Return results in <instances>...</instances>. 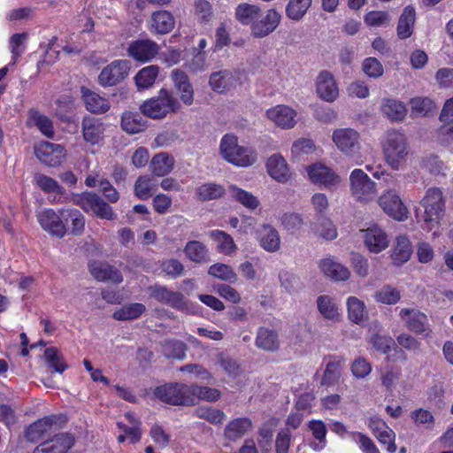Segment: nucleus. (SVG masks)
<instances>
[{"instance_id":"obj_1","label":"nucleus","mask_w":453,"mask_h":453,"mask_svg":"<svg viewBox=\"0 0 453 453\" xmlns=\"http://www.w3.org/2000/svg\"><path fill=\"white\" fill-rule=\"evenodd\" d=\"M386 163L393 170L403 167L409 156V146L404 134L397 130H389L381 142Z\"/></svg>"},{"instance_id":"obj_2","label":"nucleus","mask_w":453,"mask_h":453,"mask_svg":"<svg viewBox=\"0 0 453 453\" xmlns=\"http://www.w3.org/2000/svg\"><path fill=\"white\" fill-rule=\"evenodd\" d=\"M219 149L226 161L239 167L252 165L257 159V151L251 147L239 145L237 136L232 134L222 137Z\"/></svg>"},{"instance_id":"obj_3","label":"nucleus","mask_w":453,"mask_h":453,"mask_svg":"<svg viewBox=\"0 0 453 453\" xmlns=\"http://www.w3.org/2000/svg\"><path fill=\"white\" fill-rule=\"evenodd\" d=\"M180 104L166 89L162 88L158 95L146 100L140 105V111L144 115L153 119L165 118L168 113L178 111Z\"/></svg>"},{"instance_id":"obj_4","label":"nucleus","mask_w":453,"mask_h":453,"mask_svg":"<svg viewBox=\"0 0 453 453\" xmlns=\"http://www.w3.org/2000/svg\"><path fill=\"white\" fill-rule=\"evenodd\" d=\"M349 180L350 194L357 202L369 203L375 199L377 184L362 169H354Z\"/></svg>"},{"instance_id":"obj_5","label":"nucleus","mask_w":453,"mask_h":453,"mask_svg":"<svg viewBox=\"0 0 453 453\" xmlns=\"http://www.w3.org/2000/svg\"><path fill=\"white\" fill-rule=\"evenodd\" d=\"M420 204L424 208V222L430 228L438 225L445 212V197L442 191L438 188H428L420 201Z\"/></svg>"},{"instance_id":"obj_6","label":"nucleus","mask_w":453,"mask_h":453,"mask_svg":"<svg viewBox=\"0 0 453 453\" xmlns=\"http://www.w3.org/2000/svg\"><path fill=\"white\" fill-rule=\"evenodd\" d=\"M155 396L160 401L172 405H192L190 385L173 382L166 383L155 389Z\"/></svg>"},{"instance_id":"obj_7","label":"nucleus","mask_w":453,"mask_h":453,"mask_svg":"<svg viewBox=\"0 0 453 453\" xmlns=\"http://www.w3.org/2000/svg\"><path fill=\"white\" fill-rule=\"evenodd\" d=\"M74 203L85 212H91L99 219L111 220L115 218L112 207L94 192L80 194Z\"/></svg>"},{"instance_id":"obj_8","label":"nucleus","mask_w":453,"mask_h":453,"mask_svg":"<svg viewBox=\"0 0 453 453\" xmlns=\"http://www.w3.org/2000/svg\"><path fill=\"white\" fill-rule=\"evenodd\" d=\"M380 209L390 218L397 221H404L409 210L395 188L385 189L377 199Z\"/></svg>"},{"instance_id":"obj_9","label":"nucleus","mask_w":453,"mask_h":453,"mask_svg":"<svg viewBox=\"0 0 453 453\" xmlns=\"http://www.w3.org/2000/svg\"><path fill=\"white\" fill-rule=\"evenodd\" d=\"M332 141L337 150L347 157H353L361 150L360 134L351 127H341L334 130Z\"/></svg>"},{"instance_id":"obj_10","label":"nucleus","mask_w":453,"mask_h":453,"mask_svg":"<svg viewBox=\"0 0 453 453\" xmlns=\"http://www.w3.org/2000/svg\"><path fill=\"white\" fill-rule=\"evenodd\" d=\"M34 152L38 160L49 167L59 166L66 160V150L58 143L41 142L35 145Z\"/></svg>"},{"instance_id":"obj_11","label":"nucleus","mask_w":453,"mask_h":453,"mask_svg":"<svg viewBox=\"0 0 453 453\" xmlns=\"http://www.w3.org/2000/svg\"><path fill=\"white\" fill-rule=\"evenodd\" d=\"M130 62L117 59L103 68L98 75V83L103 87H111L125 80L130 71Z\"/></svg>"},{"instance_id":"obj_12","label":"nucleus","mask_w":453,"mask_h":453,"mask_svg":"<svg viewBox=\"0 0 453 453\" xmlns=\"http://www.w3.org/2000/svg\"><path fill=\"white\" fill-rule=\"evenodd\" d=\"M310 180L325 188L332 190L336 188L341 181V177L331 168L321 163H315L306 167Z\"/></svg>"},{"instance_id":"obj_13","label":"nucleus","mask_w":453,"mask_h":453,"mask_svg":"<svg viewBox=\"0 0 453 453\" xmlns=\"http://www.w3.org/2000/svg\"><path fill=\"white\" fill-rule=\"evenodd\" d=\"M399 317L409 330L424 337H432V330L425 313L416 309L403 308L400 311Z\"/></svg>"},{"instance_id":"obj_14","label":"nucleus","mask_w":453,"mask_h":453,"mask_svg":"<svg viewBox=\"0 0 453 453\" xmlns=\"http://www.w3.org/2000/svg\"><path fill=\"white\" fill-rule=\"evenodd\" d=\"M280 20L281 15L274 9H269L264 14L259 13L250 27L251 35L255 38L269 35L278 27Z\"/></svg>"},{"instance_id":"obj_15","label":"nucleus","mask_w":453,"mask_h":453,"mask_svg":"<svg viewBox=\"0 0 453 453\" xmlns=\"http://www.w3.org/2000/svg\"><path fill=\"white\" fill-rule=\"evenodd\" d=\"M150 296L157 302L171 307L182 311H189V303L186 302L184 296L179 292L169 290L164 286L155 285L150 288Z\"/></svg>"},{"instance_id":"obj_16","label":"nucleus","mask_w":453,"mask_h":453,"mask_svg":"<svg viewBox=\"0 0 453 453\" xmlns=\"http://www.w3.org/2000/svg\"><path fill=\"white\" fill-rule=\"evenodd\" d=\"M36 217L42 229L50 234L58 237H63L65 234L66 227L60 211L57 213L52 209H43L37 212Z\"/></svg>"},{"instance_id":"obj_17","label":"nucleus","mask_w":453,"mask_h":453,"mask_svg":"<svg viewBox=\"0 0 453 453\" xmlns=\"http://www.w3.org/2000/svg\"><path fill=\"white\" fill-rule=\"evenodd\" d=\"M74 437L71 434H58L41 442L33 453H67L74 445Z\"/></svg>"},{"instance_id":"obj_18","label":"nucleus","mask_w":453,"mask_h":453,"mask_svg":"<svg viewBox=\"0 0 453 453\" xmlns=\"http://www.w3.org/2000/svg\"><path fill=\"white\" fill-rule=\"evenodd\" d=\"M316 92L319 97L333 103L339 96V88L334 75L328 71H321L316 78Z\"/></svg>"},{"instance_id":"obj_19","label":"nucleus","mask_w":453,"mask_h":453,"mask_svg":"<svg viewBox=\"0 0 453 453\" xmlns=\"http://www.w3.org/2000/svg\"><path fill=\"white\" fill-rule=\"evenodd\" d=\"M362 232L364 243L370 252L380 253L388 247V236L378 225H373Z\"/></svg>"},{"instance_id":"obj_20","label":"nucleus","mask_w":453,"mask_h":453,"mask_svg":"<svg viewBox=\"0 0 453 453\" xmlns=\"http://www.w3.org/2000/svg\"><path fill=\"white\" fill-rule=\"evenodd\" d=\"M296 111L284 104L273 106L266 111V117L282 129L293 128L296 124Z\"/></svg>"},{"instance_id":"obj_21","label":"nucleus","mask_w":453,"mask_h":453,"mask_svg":"<svg viewBox=\"0 0 453 453\" xmlns=\"http://www.w3.org/2000/svg\"><path fill=\"white\" fill-rule=\"evenodd\" d=\"M319 268L326 278L334 281H345L350 277V271L334 257H327L319 261Z\"/></svg>"},{"instance_id":"obj_22","label":"nucleus","mask_w":453,"mask_h":453,"mask_svg":"<svg viewBox=\"0 0 453 453\" xmlns=\"http://www.w3.org/2000/svg\"><path fill=\"white\" fill-rule=\"evenodd\" d=\"M159 46L149 39L137 40L130 43L127 51L128 55L134 60L149 62L158 53Z\"/></svg>"},{"instance_id":"obj_23","label":"nucleus","mask_w":453,"mask_h":453,"mask_svg":"<svg viewBox=\"0 0 453 453\" xmlns=\"http://www.w3.org/2000/svg\"><path fill=\"white\" fill-rule=\"evenodd\" d=\"M104 124L100 119L89 116L82 119V136L90 145L99 144L104 139Z\"/></svg>"},{"instance_id":"obj_24","label":"nucleus","mask_w":453,"mask_h":453,"mask_svg":"<svg viewBox=\"0 0 453 453\" xmlns=\"http://www.w3.org/2000/svg\"><path fill=\"white\" fill-rule=\"evenodd\" d=\"M88 269L91 275L98 281L109 280L118 284L123 280L120 272L107 263L92 261L88 264Z\"/></svg>"},{"instance_id":"obj_25","label":"nucleus","mask_w":453,"mask_h":453,"mask_svg":"<svg viewBox=\"0 0 453 453\" xmlns=\"http://www.w3.org/2000/svg\"><path fill=\"white\" fill-rule=\"evenodd\" d=\"M266 170L268 174L278 182L286 183L290 180L288 165L280 154H273L268 157Z\"/></svg>"},{"instance_id":"obj_26","label":"nucleus","mask_w":453,"mask_h":453,"mask_svg":"<svg viewBox=\"0 0 453 453\" xmlns=\"http://www.w3.org/2000/svg\"><path fill=\"white\" fill-rule=\"evenodd\" d=\"M260 247L267 252H277L280 249V236L273 226L264 224L257 232Z\"/></svg>"},{"instance_id":"obj_27","label":"nucleus","mask_w":453,"mask_h":453,"mask_svg":"<svg viewBox=\"0 0 453 453\" xmlns=\"http://www.w3.org/2000/svg\"><path fill=\"white\" fill-rule=\"evenodd\" d=\"M61 420V417L52 415L30 425V441L34 442L53 433L59 427L58 424Z\"/></svg>"},{"instance_id":"obj_28","label":"nucleus","mask_w":453,"mask_h":453,"mask_svg":"<svg viewBox=\"0 0 453 453\" xmlns=\"http://www.w3.org/2000/svg\"><path fill=\"white\" fill-rule=\"evenodd\" d=\"M33 183L44 193L55 194L54 203L63 202L62 197L65 195V189L55 179L43 173H36L34 174Z\"/></svg>"},{"instance_id":"obj_29","label":"nucleus","mask_w":453,"mask_h":453,"mask_svg":"<svg viewBox=\"0 0 453 453\" xmlns=\"http://www.w3.org/2000/svg\"><path fill=\"white\" fill-rule=\"evenodd\" d=\"M369 427L372 430L374 435L381 444L387 445L389 452H395L396 446L395 444V434L384 421L379 418L371 419Z\"/></svg>"},{"instance_id":"obj_30","label":"nucleus","mask_w":453,"mask_h":453,"mask_svg":"<svg viewBox=\"0 0 453 453\" xmlns=\"http://www.w3.org/2000/svg\"><path fill=\"white\" fill-rule=\"evenodd\" d=\"M209 83L213 91L225 93L235 86L236 79L231 71L220 70L211 74Z\"/></svg>"},{"instance_id":"obj_31","label":"nucleus","mask_w":453,"mask_h":453,"mask_svg":"<svg viewBox=\"0 0 453 453\" xmlns=\"http://www.w3.org/2000/svg\"><path fill=\"white\" fill-rule=\"evenodd\" d=\"M147 120L139 112L126 111L121 115V128L130 134L144 131L147 128Z\"/></svg>"},{"instance_id":"obj_32","label":"nucleus","mask_w":453,"mask_h":453,"mask_svg":"<svg viewBox=\"0 0 453 453\" xmlns=\"http://www.w3.org/2000/svg\"><path fill=\"white\" fill-rule=\"evenodd\" d=\"M174 157L167 152H159L153 156L150 163L151 173L158 177L169 174L174 166Z\"/></svg>"},{"instance_id":"obj_33","label":"nucleus","mask_w":453,"mask_h":453,"mask_svg":"<svg viewBox=\"0 0 453 453\" xmlns=\"http://www.w3.org/2000/svg\"><path fill=\"white\" fill-rule=\"evenodd\" d=\"M81 92L88 111L102 114L109 111L111 104L107 98L84 88H82Z\"/></svg>"},{"instance_id":"obj_34","label":"nucleus","mask_w":453,"mask_h":453,"mask_svg":"<svg viewBox=\"0 0 453 453\" xmlns=\"http://www.w3.org/2000/svg\"><path fill=\"white\" fill-rule=\"evenodd\" d=\"M252 429V422L248 418H237L230 421L224 431L225 437L229 441H236Z\"/></svg>"},{"instance_id":"obj_35","label":"nucleus","mask_w":453,"mask_h":453,"mask_svg":"<svg viewBox=\"0 0 453 453\" xmlns=\"http://www.w3.org/2000/svg\"><path fill=\"white\" fill-rule=\"evenodd\" d=\"M173 16L166 11L155 12L151 16L150 27L157 34H167L174 27Z\"/></svg>"},{"instance_id":"obj_36","label":"nucleus","mask_w":453,"mask_h":453,"mask_svg":"<svg viewBox=\"0 0 453 453\" xmlns=\"http://www.w3.org/2000/svg\"><path fill=\"white\" fill-rule=\"evenodd\" d=\"M415 19V10L411 6H407L401 14L397 24V36L400 39H407L412 35Z\"/></svg>"},{"instance_id":"obj_37","label":"nucleus","mask_w":453,"mask_h":453,"mask_svg":"<svg viewBox=\"0 0 453 453\" xmlns=\"http://www.w3.org/2000/svg\"><path fill=\"white\" fill-rule=\"evenodd\" d=\"M159 73L157 65H148L142 68L134 76L135 85L138 90L148 89L151 88Z\"/></svg>"},{"instance_id":"obj_38","label":"nucleus","mask_w":453,"mask_h":453,"mask_svg":"<svg viewBox=\"0 0 453 453\" xmlns=\"http://www.w3.org/2000/svg\"><path fill=\"white\" fill-rule=\"evenodd\" d=\"M209 236L216 242L219 253L228 256L237 250L233 237L224 231L212 230L209 233Z\"/></svg>"},{"instance_id":"obj_39","label":"nucleus","mask_w":453,"mask_h":453,"mask_svg":"<svg viewBox=\"0 0 453 453\" xmlns=\"http://www.w3.org/2000/svg\"><path fill=\"white\" fill-rule=\"evenodd\" d=\"M381 111L393 121H402L406 115V107L399 100L386 98L381 103Z\"/></svg>"},{"instance_id":"obj_40","label":"nucleus","mask_w":453,"mask_h":453,"mask_svg":"<svg viewBox=\"0 0 453 453\" xmlns=\"http://www.w3.org/2000/svg\"><path fill=\"white\" fill-rule=\"evenodd\" d=\"M348 318L356 324H361L367 318L365 303L356 296H349L346 301Z\"/></svg>"},{"instance_id":"obj_41","label":"nucleus","mask_w":453,"mask_h":453,"mask_svg":"<svg viewBox=\"0 0 453 453\" xmlns=\"http://www.w3.org/2000/svg\"><path fill=\"white\" fill-rule=\"evenodd\" d=\"M412 254V247L410 240L404 236L400 235L396 238V244L393 250L391 257L394 264L400 265L407 262Z\"/></svg>"},{"instance_id":"obj_42","label":"nucleus","mask_w":453,"mask_h":453,"mask_svg":"<svg viewBox=\"0 0 453 453\" xmlns=\"http://www.w3.org/2000/svg\"><path fill=\"white\" fill-rule=\"evenodd\" d=\"M317 307L319 313L326 319L337 320L340 317L339 306L329 296H319L317 298Z\"/></svg>"},{"instance_id":"obj_43","label":"nucleus","mask_w":453,"mask_h":453,"mask_svg":"<svg viewBox=\"0 0 453 453\" xmlns=\"http://www.w3.org/2000/svg\"><path fill=\"white\" fill-rule=\"evenodd\" d=\"M411 113L414 117H426L435 111L436 105L429 97L417 96L410 100Z\"/></svg>"},{"instance_id":"obj_44","label":"nucleus","mask_w":453,"mask_h":453,"mask_svg":"<svg viewBox=\"0 0 453 453\" xmlns=\"http://www.w3.org/2000/svg\"><path fill=\"white\" fill-rule=\"evenodd\" d=\"M42 357L47 365L56 372L63 373L68 367L64 357L57 348L45 349Z\"/></svg>"},{"instance_id":"obj_45","label":"nucleus","mask_w":453,"mask_h":453,"mask_svg":"<svg viewBox=\"0 0 453 453\" xmlns=\"http://www.w3.org/2000/svg\"><path fill=\"white\" fill-rule=\"evenodd\" d=\"M256 345L264 350H276L279 348L276 332L265 327L259 328L256 338Z\"/></svg>"},{"instance_id":"obj_46","label":"nucleus","mask_w":453,"mask_h":453,"mask_svg":"<svg viewBox=\"0 0 453 453\" xmlns=\"http://www.w3.org/2000/svg\"><path fill=\"white\" fill-rule=\"evenodd\" d=\"M60 215L65 222L71 220L72 234L80 235L83 233L85 227V218L79 210L72 208L61 209Z\"/></svg>"},{"instance_id":"obj_47","label":"nucleus","mask_w":453,"mask_h":453,"mask_svg":"<svg viewBox=\"0 0 453 453\" xmlns=\"http://www.w3.org/2000/svg\"><path fill=\"white\" fill-rule=\"evenodd\" d=\"M156 180L148 175L140 176L134 183V195L141 200L149 199L157 190Z\"/></svg>"},{"instance_id":"obj_48","label":"nucleus","mask_w":453,"mask_h":453,"mask_svg":"<svg viewBox=\"0 0 453 453\" xmlns=\"http://www.w3.org/2000/svg\"><path fill=\"white\" fill-rule=\"evenodd\" d=\"M145 305L142 303H128L116 310L112 314V318L120 321L136 319L145 311Z\"/></svg>"},{"instance_id":"obj_49","label":"nucleus","mask_w":453,"mask_h":453,"mask_svg":"<svg viewBox=\"0 0 453 453\" xmlns=\"http://www.w3.org/2000/svg\"><path fill=\"white\" fill-rule=\"evenodd\" d=\"M308 427L311 431L314 439L317 441L311 443V447L317 451L323 449L326 445V436L327 428L326 424L322 420L313 419L309 422Z\"/></svg>"},{"instance_id":"obj_50","label":"nucleus","mask_w":453,"mask_h":453,"mask_svg":"<svg viewBox=\"0 0 453 453\" xmlns=\"http://www.w3.org/2000/svg\"><path fill=\"white\" fill-rule=\"evenodd\" d=\"M259 12L260 8L257 5L242 3L236 7L235 18L242 25H252Z\"/></svg>"},{"instance_id":"obj_51","label":"nucleus","mask_w":453,"mask_h":453,"mask_svg":"<svg viewBox=\"0 0 453 453\" xmlns=\"http://www.w3.org/2000/svg\"><path fill=\"white\" fill-rule=\"evenodd\" d=\"M229 193L234 199H235L249 210H255L260 204V202L257 196H253L250 192L242 189L234 185L229 187Z\"/></svg>"},{"instance_id":"obj_52","label":"nucleus","mask_w":453,"mask_h":453,"mask_svg":"<svg viewBox=\"0 0 453 453\" xmlns=\"http://www.w3.org/2000/svg\"><path fill=\"white\" fill-rule=\"evenodd\" d=\"M190 395L192 398V405L195 404L197 400L216 402L220 397L219 390L198 385H190Z\"/></svg>"},{"instance_id":"obj_53","label":"nucleus","mask_w":453,"mask_h":453,"mask_svg":"<svg viewBox=\"0 0 453 453\" xmlns=\"http://www.w3.org/2000/svg\"><path fill=\"white\" fill-rule=\"evenodd\" d=\"M38 128L42 135L47 138H53L55 129L50 119L37 111H30V123Z\"/></svg>"},{"instance_id":"obj_54","label":"nucleus","mask_w":453,"mask_h":453,"mask_svg":"<svg viewBox=\"0 0 453 453\" xmlns=\"http://www.w3.org/2000/svg\"><path fill=\"white\" fill-rule=\"evenodd\" d=\"M208 274L230 283H235L238 280V276L234 269L230 265L222 263L211 265L208 269Z\"/></svg>"},{"instance_id":"obj_55","label":"nucleus","mask_w":453,"mask_h":453,"mask_svg":"<svg viewBox=\"0 0 453 453\" xmlns=\"http://www.w3.org/2000/svg\"><path fill=\"white\" fill-rule=\"evenodd\" d=\"M342 371V364L341 360L335 358L330 359L326 365L324 375L321 384L324 386H331L338 381Z\"/></svg>"},{"instance_id":"obj_56","label":"nucleus","mask_w":453,"mask_h":453,"mask_svg":"<svg viewBox=\"0 0 453 453\" xmlns=\"http://www.w3.org/2000/svg\"><path fill=\"white\" fill-rule=\"evenodd\" d=\"M184 252L186 256L195 263H203L207 261V249L198 241H189L187 242Z\"/></svg>"},{"instance_id":"obj_57","label":"nucleus","mask_w":453,"mask_h":453,"mask_svg":"<svg viewBox=\"0 0 453 453\" xmlns=\"http://www.w3.org/2000/svg\"><path fill=\"white\" fill-rule=\"evenodd\" d=\"M225 193L222 186L215 183H205L197 187L196 190V198L201 201L218 199Z\"/></svg>"},{"instance_id":"obj_58","label":"nucleus","mask_w":453,"mask_h":453,"mask_svg":"<svg viewBox=\"0 0 453 453\" xmlns=\"http://www.w3.org/2000/svg\"><path fill=\"white\" fill-rule=\"evenodd\" d=\"M401 298L400 291L393 286L385 285L378 289L374 294V299L377 303L383 304H395Z\"/></svg>"},{"instance_id":"obj_59","label":"nucleus","mask_w":453,"mask_h":453,"mask_svg":"<svg viewBox=\"0 0 453 453\" xmlns=\"http://www.w3.org/2000/svg\"><path fill=\"white\" fill-rule=\"evenodd\" d=\"M279 279L281 288L290 294L296 293L303 288L300 277L291 272L281 271L279 273Z\"/></svg>"},{"instance_id":"obj_60","label":"nucleus","mask_w":453,"mask_h":453,"mask_svg":"<svg viewBox=\"0 0 453 453\" xmlns=\"http://www.w3.org/2000/svg\"><path fill=\"white\" fill-rule=\"evenodd\" d=\"M312 231L325 240H334L337 237V230L329 219H319V222L312 226Z\"/></svg>"},{"instance_id":"obj_61","label":"nucleus","mask_w":453,"mask_h":453,"mask_svg":"<svg viewBox=\"0 0 453 453\" xmlns=\"http://www.w3.org/2000/svg\"><path fill=\"white\" fill-rule=\"evenodd\" d=\"M401 370L397 367H387L380 372V381L387 391L392 392L401 377Z\"/></svg>"},{"instance_id":"obj_62","label":"nucleus","mask_w":453,"mask_h":453,"mask_svg":"<svg viewBox=\"0 0 453 453\" xmlns=\"http://www.w3.org/2000/svg\"><path fill=\"white\" fill-rule=\"evenodd\" d=\"M196 417L205 419L211 424H220L224 421L225 413L218 409L202 406L195 411Z\"/></svg>"},{"instance_id":"obj_63","label":"nucleus","mask_w":453,"mask_h":453,"mask_svg":"<svg viewBox=\"0 0 453 453\" xmlns=\"http://www.w3.org/2000/svg\"><path fill=\"white\" fill-rule=\"evenodd\" d=\"M187 346L180 341H167L163 346L164 355L167 357H173L182 360L186 357Z\"/></svg>"},{"instance_id":"obj_64","label":"nucleus","mask_w":453,"mask_h":453,"mask_svg":"<svg viewBox=\"0 0 453 453\" xmlns=\"http://www.w3.org/2000/svg\"><path fill=\"white\" fill-rule=\"evenodd\" d=\"M281 224L284 228L290 232L299 230L303 225V216L296 212L284 213L280 219Z\"/></svg>"}]
</instances>
